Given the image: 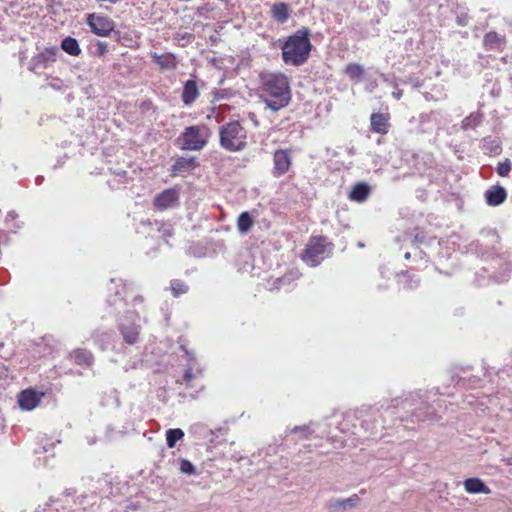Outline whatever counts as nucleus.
<instances>
[{
    "instance_id": "obj_10",
    "label": "nucleus",
    "mask_w": 512,
    "mask_h": 512,
    "mask_svg": "<svg viewBox=\"0 0 512 512\" xmlns=\"http://www.w3.org/2000/svg\"><path fill=\"white\" fill-rule=\"evenodd\" d=\"M180 204V190L177 187L167 188L158 193L153 200L156 209L163 211L175 208Z\"/></svg>"
},
{
    "instance_id": "obj_37",
    "label": "nucleus",
    "mask_w": 512,
    "mask_h": 512,
    "mask_svg": "<svg viewBox=\"0 0 512 512\" xmlns=\"http://www.w3.org/2000/svg\"><path fill=\"white\" fill-rule=\"evenodd\" d=\"M313 422L309 424H304L300 426H295L290 430L291 434H299V439H307L309 435H311L314 430L312 429Z\"/></svg>"
},
{
    "instance_id": "obj_56",
    "label": "nucleus",
    "mask_w": 512,
    "mask_h": 512,
    "mask_svg": "<svg viewBox=\"0 0 512 512\" xmlns=\"http://www.w3.org/2000/svg\"><path fill=\"white\" fill-rule=\"evenodd\" d=\"M44 180V177L43 176H37L36 179H35V182L37 185H40Z\"/></svg>"
},
{
    "instance_id": "obj_32",
    "label": "nucleus",
    "mask_w": 512,
    "mask_h": 512,
    "mask_svg": "<svg viewBox=\"0 0 512 512\" xmlns=\"http://www.w3.org/2000/svg\"><path fill=\"white\" fill-rule=\"evenodd\" d=\"M398 282L404 290H413L419 286L420 279L416 275H410L407 271L398 274Z\"/></svg>"
},
{
    "instance_id": "obj_42",
    "label": "nucleus",
    "mask_w": 512,
    "mask_h": 512,
    "mask_svg": "<svg viewBox=\"0 0 512 512\" xmlns=\"http://www.w3.org/2000/svg\"><path fill=\"white\" fill-rule=\"evenodd\" d=\"M56 501H54L52 498H50L49 502H46L44 504V506H39L38 508H36L34 510V512H65V508L62 507L61 510L56 507L55 509H52L51 506H52V503H55Z\"/></svg>"
},
{
    "instance_id": "obj_8",
    "label": "nucleus",
    "mask_w": 512,
    "mask_h": 512,
    "mask_svg": "<svg viewBox=\"0 0 512 512\" xmlns=\"http://www.w3.org/2000/svg\"><path fill=\"white\" fill-rule=\"evenodd\" d=\"M86 23L91 32L100 37H109L115 30V22L108 16L90 13L87 15Z\"/></svg>"
},
{
    "instance_id": "obj_39",
    "label": "nucleus",
    "mask_w": 512,
    "mask_h": 512,
    "mask_svg": "<svg viewBox=\"0 0 512 512\" xmlns=\"http://www.w3.org/2000/svg\"><path fill=\"white\" fill-rule=\"evenodd\" d=\"M511 169H512V163L507 158L504 161L498 163L496 171H497L499 176L507 177L509 175V173L511 172Z\"/></svg>"
},
{
    "instance_id": "obj_4",
    "label": "nucleus",
    "mask_w": 512,
    "mask_h": 512,
    "mask_svg": "<svg viewBox=\"0 0 512 512\" xmlns=\"http://www.w3.org/2000/svg\"><path fill=\"white\" fill-rule=\"evenodd\" d=\"M262 94L260 95L266 107L279 111L291 101L289 79L282 73H265L260 75Z\"/></svg>"
},
{
    "instance_id": "obj_60",
    "label": "nucleus",
    "mask_w": 512,
    "mask_h": 512,
    "mask_svg": "<svg viewBox=\"0 0 512 512\" xmlns=\"http://www.w3.org/2000/svg\"><path fill=\"white\" fill-rule=\"evenodd\" d=\"M404 258H405L406 260H410V258H411V253H410V252H406V253L404 254Z\"/></svg>"
},
{
    "instance_id": "obj_14",
    "label": "nucleus",
    "mask_w": 512,
    "mask_h": 512,
    "mask_svg": "<svg viewBox=\"0 0 512 512\" xmlns=\"http://www.w3.org/2000/svg\"><path fill=\"white\" fill-rule=\"evenodd\" d=\"M199 166L197 158L195 156L184 157L180 156L176 158L175 162L170 168V176L184 177L187 173L193 171L195 168Z\"/></svg>"
},
{
    "instance_id": "obj_35",
    "label": "nucleus",
    "mask_w": 512,
    "mask_h": 512,
    "mask_svg": "<svg viewBox=\"0 0 512 512\" xmlns=\"http://www.w3.org/2000/svg\"><path fill=\"white\" fill-rule=\"evenodd\" d=\"M253 223L254 220L250 212L243 211L238 216L237 229L241 234H246L251 230Z\"/></svg>"
},
{
    "instance_id": "obj_9",
    "label": "nucleus",
    "mask_w": 512,
    "mask_h": 512,
    "mask_svg": "<svg viewBox=\"0 0 512 512\" xmlns=\"http://www.w3.org/2000/svg\"><path fill=\"white\" fill-rule=\"evenodd\" d=\"M58 52L57 47L44 48L31 58L28 69L34 73H41L42 70L56 61Z\"/></svg>"
},
{
    "instance_id": "obj_1",
    "label": "nucleus",
    "mask_w": 512,
    "mask_h": 512,
    "mask_svg": "<svg viewBox=\"0 0 512 512\" xmlns=\"http://www.w3.org/2000/svg\"><path fill=\"white\" fill-rule=\"evenodd\" d=\"M109 291H113L106 299V304L114 309L116 314L124 312L117 320V328L128 345H134L139 339L141 326L137 323L139 315L135 310L128 309V296L134 294L136 285L122 279L110 280Z\"/></svg>"
},
{
    "instance_id": "obj_41",
    "label": "nucleus",
    "mask_w": 512,
    "mask_h": 512,
    "mask_svg": "<svg viewBox=\"0 0 512 512\" xmlns=\"http://www.w3.org/2000/svg\"><path fill=\"white\" fill-rule=\"evenodd\" d=\"M187 254L197 258H202L205 256L204 248L196 243L189 246L187 249Z\"/></svg>"
},
{
    "instance_id": "obj_16",
    "label": "nucleus",
    "mask_w": 512,
    "mask_h": 512,
    "mask_svg": "<svg viewBox=\"0 0 512 512\" xmlns=\"http://www.w3.org/2000/svg\"><path fill=\"white\" fill-rule=\"evenodd\" d=\"M112 37L118 44L128 48L136 47L140 39L139 33L130 28H125L124 30L115 29Z\"/></svg>"
},
{
    "instance_id": "obj_64",
    "label": "nucleus",
    "mask_w": 512,
    "mask_h": 512,
    "mask_svg": "<svg viewBox=\"0 0 512 512\" xmlns=\"http://www.w3.org/2000/svg\"><path fill=\"white\" fill-rule=\"evenodd\" d=\"M108 185L112 188V189H116L117 187H115L114 185H112L111 181H108Z\"/></svg>"
},
{
    "instance_id": "obj_31",
    "label": "nucleus",
    "mask_w": 512,
    "mask_h": 512,
    "mask_svg": "<svg viewBox=\"0 0 512 512\" xmlns=\"http://www.w3.org/2000/svg\"><path fill=\"white\" fill-rule=\"evenodd\" d=\"M60 48L70 56L77 57L81 54V48L76 38L67 36L62 39Z\"/></svg>"
},
{
    "instance_id": "obj_38",
    "label": "nucleus",
    "mask_w": 512,
    "mask_h": 512,
    "mask_svg": "<svg viewBox=\"0 0 512 512\" xmlns=\"http://www.w3.org/2000/svg\"><path fill=\"white\" fill-rule=\"evenodd\" d=\"M172 294L178 297L188 291V286L181 280L175 279L171 281Z\"/></svg>"
},
{
    "instance_id": "obj_7",
    "label": "nucleus",
    "mask_w": 512,
    "mask_h": 512,
    "mask_svg": "<svg viewBox=\"0 0 512 512\" xmlns=\"http://www.w3.org/2000/svg\"><path fill=\"white\" fill-rule=\"evenodd\" d=\"M326 244V237L312 236L301 255V259L311 267L318 266L323 260Z\"/></svg>"
},
{
    "instance_id": "obj_40",
    "label": "nucleus",
    "mask_w": 512,
    "mask_h": 512,
    "mask_svg": "<svg viewBox=\"0 0 512 512\" xmlns=\"http://www.w3.org/2000/svg\"><path fill=\"white\" fill-rule=\"evenodd\" d=\"M180 471L183 474L195 475L196 474V467H195V465L191 461H189L187 459H181L180 460Z\"/></svg>"
},
{
    "instance_id": "obj_17",
    "label": "nucleus",
    "mask_w": 512,
    "mask_h": 512,
    "mask_svg": "<svg viewBox=\"0 0 512 512\" xmlns=\"http://www.w3.org/2000/svg\"><path fill=\"white\" fill-rule=\"evenodd\" d=\"M452 381L455 386L464 389H474L479 387L481 384V378L476 375H470L469 368L461 369V374L453 375Z\"/></svg>"
},
{
    "instance_id": "obj_54",
    "label": "nucleus",
    "mask_w": 512,
    "mask_h": 512,
    "mask_svg": "<svg viewBox=\"0 0 512 512\" xmlns=\"http://www.w3.org/2000/svg\"><path fill=\"white\" fill-rule=\"evenodd\" d=\"M402 90H397L395 92H393V96L396 98V99H400L402 97Z\"/></svg>"
},
{
    "instance_id": "obj_5",
    "label": "nucleus",
    "mask_w": 512,
    "mask_h": 512,
    "mask_svg": "<svg viewBox=\"0 0 512 512\" xmlns=\"http://www.w3.org/2000/svg\"><path fill=\"white\" fill-rule=\"evenodd\" d=\"M389 405L390 402L387 403V405L382 403L380 406L363 405L355 411L356 420L359 422L361 428L369 433L370 437L374 439L381 438L383 436L382 431L390 428L386 418L383 416V413H381V410H383L385 414H389L390 416L396 415V409L390 408L386 411Z\"/></svg>"
},
{
    "instance_id": "obj_33",
    "label": "nucleus",
    "mask_w": 512,
    "mask_h": 512,
    "mask_svg": "<svg viewBox=\"0 0 512 512\" xmlns=\"http://www.w3.org/2000/svg\"><path fill=\"white\" fill-rule=\"evenodd\" d=\"M344 74L354 82H360L365 74V70L362 65L358 63H349L344 69Z\"/></svg>"
},
{
    "instance_id": "obj_63",
    "label": "nucleus",
    "mask_w": 512,
    "mask_h": 512,
    "mask_svg": "<svg viewBox=\"0 0 512 512\" xmlns=\"http://www.w3.org/2000/svg\"><path fill=\"white\" fill-rule=\"evenodd\" d=\"M426 256L425 252L419 251V257L422 259Z\"/></svg>"
},
{
    "instance_id": "obj_55",
    "label": "nucleus",
    "mask_w": 512,
    "mask_h": 512,
    "mask_svg": "<svg viewBox=\"0 0 512 512\" xmlns=\"http://www.w3.org/2000/svg\"><path fill=\"white\" fill-rule=\"evenodd\" d=\"M64 494H65L66 496H72V495H74V494H75V490H74V489H66V490L64 491Z\"/></svg>"
},
{
    "instance_id": "obj_20",
    "label": "nucleus",
    "mask_w": 512,
    "mask_h": 512,
    "mask_svg": "<svg viewBox=\"0 0 512 512\" xmlns=\"http://www.w3.org/2000/svg\"><path fill=\"white\" fill-rule=\"evenodd\" d=\"M152 61L157 64L161 70H174L177 68L178 61L176 56L167 52L164 54H158L157 52H152L150 54Z\"/></svg>"
},
{
    "instance_id": "obj_28",
    "label": "nucleus",
    "mask_w": 512,
    "mask_h": 512,
    "mask_svg": "<svg viewBox=\"0 0 512 512\" xmlns=\"http://www.w3.org/2000/svg\"><path fill=\"white\" fill-rule=\"evenodd\" d=\"M493 263L501 266L500 272L489 273V277L497 283H503L508 280L510 273L512 272V264L509 262H503L501 257L493 258Z\"/></svg>"
},
{
    "instance_id": "obj_27",
    "label": "nucleus",
    "mask_w": 512,
    "mask_h": 512,
    "mask_svg": "<svg viewBox=\"0 0 512 512\" xmlns=\"http://www.w3.org/2000/svg\"><path fill=\"white\" fill-rule=\"evenodd\" d=\"M71 358L74 360L76 365L90 368L94 364V356L91 351L84 348L74 349L71 354Z\"/></svg>"
},
{
    "instance_id": "obj_57",
    "label": "nucleus",
    "mask_w": 512,
    "mask_h": 512,
    "mask_svg": "<svg viewBox=\"0 0 512 512\" xmlns=\"http://www.w3.org/2000/svg\"><path fill=\"white\" fill-rule=\"evenodd\" d=\"M412 84L414 87H421L422 86V82L419 81L418 79H416L415 81H412Z\"/></svg>"
},
{
    "instance_id": "obj_23",
    "label": "nucleus",
    "mask_w": 512,
    "mask_h": 512,
    "mask_svg": "<svg viewBox=\"0 0 512 512\" xmlns=\"http://www.w3.org/2000/svg\"><path fill=\"white\" fill-rule=\"evenodd\" d=\"M371 131L378 134H387L390 128L389 116L382 113H372L370 116Z\"/></svg>"
},
{
    "instance_id": "obj_61",
    "label": "nucleus",
    "mask_w": 512,
    "mask_h": 512,
    "mask_svg": "<svg viewBox=\"0 0 512 512\" xmlns=\"http://www.w3.org/2000/svg\"><path fill=\"white\" fill-rule=\"evenodd\" d=\"M86 498V495H81L80 497H78V500H79V503L82 504L83 503V500Z\"/></svg>"
},
{
    "instance_id": "obj_21",
    "label": "nucleus",
    "mask_w": 512,
    "mask_h": 512,
    "mask_svg": "<svg viewBox=\"0 0 512 512\" xmlns=\"http://www.w3.org/2000/svg\"><path fill=\"white\" fill-rule=\"evenodd\" d=\"M505 35L499 34L495 31L487 32L483 38V45L487 50L502 51L506 46Z\"/></svg>"
},
{
    "instance_id": "obj_30",
    "label": "nucleus",
    "mask_w": 512,
    "mask_h": 512,
    "mask_svg": "<svg viewBox=\"0 0 512 512\" xmlns=\"http://www.w3.org/2000/svg\"><path fill=\"white\" fill-rule=\"evenodd\" d=\"M370 192L371 188L366 182H359L352 187L349 198L352 201L361 203L368 198Z\"/></svg>"
},
{
    "instance_id": "obj_13",
    "label": "nucleus",
    "mask_w": 512,
    "mask_h": 512,
    "mask_svg": "<svg viewBox=\"0 0 512 512\" xmlns=\"http://www.w3.org/2000/svg\"><path fill=\"white\" fill-rule=\"evenodd\" d=\"M91 339L101 351H106L114 346L116 333L112 329L97 328L92 331Z\"/></svg>"
},
{
    "instance_id": "obj_51",
    "label": "nucleus",
    "mask_w": 512,
    "mask_h": 512,
    "mask_svg": "<svg viewBox=\"0 0 512 512\" xmlns=\"http://www.w3.org/2000/svg\"><path fill=\"white\" fill-rule=\"evenodd\" d=\"M17 214L15 211H9L6 216V221L14 220L16 219Z\"/></svg>"
},
{
    "instance_id": "obj_43",
    "label": "nucleus",
    "mask_w": 512,
    "mask_h": 512,
    "mask_svg": "<svg viewBox=\"0 0 512 512\" xmlns=\"http://www.w3.org/2000/svg\"><path fill=\"white\" fill-rule=\"evenodd\" d=\"M111 173L117 178L118 184H125L128 182V172L125 170H112Z\"/></svg>"
},
{
    "instance_id": "obj_15",
    "label": "nucleus",
    "mask_w": 512,
    "mask_h": 512,
    "mask_svg": "<svg viewBox=\"0 0 512 512\" xmlns=\"http://www.w3.org/2000/svg\"><path fill=\"white\" fill-rule=\"evenodd\" d=\"M42 396L43 393H39L33 388H27L20 391L17 397V402L22 410L31 411L38 406Z\"/></svg>"
},
{
    "instance_id": "obj_26",
    "label": "nucleus",
    "mask_w": 512,
    "mask_h": 512,
    "mask_svg": "<svg viewBox=\"0 0 512 512\" xmlns=\"http://www.w3.org/2000/svg\"><path fill=\"white\" fill-rule=\"evenodd\" d=\"M466 492L469 494H490L491 489L478 477H470L463 482Z\"/></svg>"
},
{
    "instance_id": "obj_52",
    "label": "nucleus",
    "mask_w": 512,
    "mask_h": 512,
    "mask_svg": "<svg viewBox=\"0 0 512 512\" xmlns=\"http://www.w3.org/2000/svg\"><path fill=\"white\" fill-rule=\"evenodd\" d=\"M284 281H285L284 278H277L276 281L274 282V288L279 289L280 288V284L282 282H284Z\"/></svg>"
},
{
    "instance_id": "obj_36",
    "label": "nucleus",
    "mask_w": 512,
    "mask_h": 512,
    "mask_svg": "<svg viewBox=\"0 0 512 512\" xmlns=\"http://www.w3.org/2000/svg\"><path fill=\"white\" fill-rule=\"evenodd\" d=\"M184 432L180 428H171L166 431V444L169 448L175 447L176 443L184 437Z\"/></svg>"
},
{
    "instance_id": "obj_48",
    "label": "nucleus",
    "mask_w": 512,
    "mask_h": 512,
    "mask_svg": "<svg viewBox=\"0 0 512 512\" xmlns=\"http://www.w3.org/2000/svg\"><path fill=\"white\" fill-rule=\"evenodd\" d=\"M425 234L423 232L417 231L414 236L412 242L415 244L423 243L425 241Z\"/></svg>"
},
{
    "instance_id": "obj_6",
    "label": "nucleus",
    "mask_w": 512,
    "mask_h": 512,
    "mask_svg": "<svg viewBox=\"0 0 512 512\" xmlns=\"http://www.w3.org/2000/svg\"><path fill=\"white\" fill-rule=\"evenodd\" d=\"M220 146L230 152L243 150L246 145V131L239 121H230L219 128Z\"/></svg>"
},
{
    "instance_id": "obj_50",
    "label": "nucleus",
    "mask_w": 512,
    "mask_h": 512,
    "mask_svg": "<svg viewBox=\"0 0 512 512\" xmlns=\"http://www.w3.org/2000/svg\"><path fill=\"white\" fill-rule=\"evenodd\" d=\"M143 297L141 295H133V298H132V302H133V305H136L137 303H142L143 302Z\"/></svg>"
},
{
    "instance_id": "obj_19",
    "label": "nucleus",
    "mask_w": 512,
    "mask_h": 512,
    "mask_svg": "<svg viewBox=\"0 0 512 512\" xmlns=\"http://www.w3.org/2000/svg\"><path fill=\"white\" fill-rule=\"evenodd\" d=\"M485 201L489 206H499L507 198V191L503 186L495 185L486 190Z\"/></svg>"
},
{
    "instance_id": "obj_44",
    "label": "nucleus",
    "mask_w": 512,
    "mask_h": 512,
    "mask_svg": "<svg viewBox=\"0 0 512 512\" xmlns=\"http://www.w3.org/2000/svg\"><path fill=\"white\" fill-rule=\"evenodd\" d=\"M95 46H96L95 55H97L99 57H103L108 53V44L106 42L97 41Z\"/></svg>"
},
{
    "instance_id": "obj_34",
    "label": "nucleus",
    "mask_w": 512,
    "mask_h": 512,
    "mask_svg": "<svg viewBox=\"0 0 512 512\" xmlns=\"http://www.w3.org/2000/svg\"><path fill=\"white\" fill-rule=\"evenodd\" d=\"M483 119L484 115L480 110L472 112L462 120L461 128L463 130L475 129L482 123Z\"/></svg>"
},
{
    "instance_id": "obj_22",
    "label": "nucleus",
    "mask_w": 512,
    "mask_h": 512,
    "mask_svg": "<svg viewBox=\"0 0 512 512\" xmlns=\"http://www.w3.org/2000/svg\"><path fill=\"white\" fill-rule=\"evenodd\" d=\"M199 96V89L195 79H188L184 82L181 100L184 105L193 104Z\"/></svg>"
},
{
    "instance_id": "obj_25",
    "label": "nucleus",
    "mask_w": 512,
    "mask_h": 512,
    "mask_svg": "<svg viewBox=\"0 0 512 512\" xmlns=\"http://www.w3.org/2000/svg\"><path fill=\"white\" fill-rule=\"evenodd\" d=\"M271 17L279 24H284L291 16L289 4L285 2H275L271 6Z\"/></svg>"
},
{
    "instance_id": "obj_59",
    "label": "nucleus",
    "mask_w": 512,
    "mask_h": 512,
    "mask_svg": "<svg viewBox=\"0 0 512 512\" xmlns=\"http://www.w3.org/2000/svg\"><path fill=\"white\" fill-rule=\"evenodd\" d=\"M381 77H382V79H383L385 82H390V79H389V76H388V75L381 74Z\"/></svg>"
},
{
    "instance_id": "obj_45",
    "label": "nucleus",
    "mask_w": 512,
    "mask_h": 512,
    "mask_svg": "<svg viewBox=\"0 0 512 512\" xmlns=\"http://www.w3.org/2000/svg\"><path fill=\"white\" fill-rule=\"evenodd\" d=\"M456 23L460 27H465L469 23V16L466 12H461L456 16Z\"/></svg>"
},
{
    "instance_id": "obj_46",
    "label": "nucleus",
    "mask_w": 512,
    "mask_h": 512,
    "mask_svg": "<svg viewBox=\"0 0 512 512\" xmlns=\"http://www.w3.org/2000/svg\"><path fill=\"white\" fill-rule=\"evenodd\" d=\"M183 378L185 380V382L189 383L193 378H194V373H193V367L192 365H188L184 371V375H183Z\"/></svg>"
},
{
    "instance_id": "obj_24",
    "label": "nucleus",
    "mask_w": 512,
    "mask_h": 512,
    "mask_svg": "<svg viewBox=\"0 0 512 512\" xmlns=\"http://www.w3.org/2000/svg\"><path fill=\"white\" fill-rule=\"evenodd\" d=\"M195 430H199L205 439L213 445H217L220 442L217 440L220 436H225L228 433V428L218 427L216 429H209L203 424H197L193 427Z\"/></svg>"
},
{
    "instance_id": "obj_53",
    "label": "nucleus",
    "mask_w": 512,
    "mask_h": 512,
    "mask_svg": "<svg viewBox=\"0 0 512 512\" xmlns=\"http://www.w3.org/2000/svg\"><path fill=\"white\" fill-rule=\"evenodd\" d=\"M163 236L164 237L172 236V229L171 228H165L164 231H163Z\"/></svg>"
},
{
    "instance_id": "obj_47",
    "label": "nucleus",
    "mask_w": 512,
    "mask_h": 512,
    "mask_svg": "<svg viewBox=\"0 0 512 512\" xmlns=\"http://www.w3.org/2000/svg\"><path fill=\"white\" fill-rule=\"evenodd\" d=\"M180 349L184 352V354L186 355L187 357V360L191 363L192 361L195 360V356H194V353L190 350L187 349V347L183 344L180 345Z\"/></svg>"
},
{
    "instance_id": "obj_29",
    "label": "nucleus",
    "mask_w": 512,
    "mask_h": 512,
    "mask_svg": "<svg viewBox=\"0 0 512 512\" xmlns=\"http://www.w3.org/2000/svg\"><path fill=\"white\" fill-rule=\"evenodd\" d=\"M481 149L484 154L497 156L502 152L501 141L498 137L486 136L482 139Z\"/></svg>"
},
{
    "instance_id": "obj_2",
    "label": "nucleus",
    "mask_w": 512,
    "mask_h": 512,
    "mask_svg": "<svg viewBox=\"0 0 512 512\" xmlns=\"http://www.w3.org/2000/svg\"><path fill=\"white\" fill-rule=\"evenodd\" d=\"M390 408L404 412L403 415L394 419L400 422L431 421L436 417L435 409L421 391L405 392L401 396L392 399L386 411Z\"/></svg>"
},
{
    "instance_id": "obj_3",
    "label": "nucleus",
    "mask_w": 512,
    "mask_h": 512,
    "mask_svg": "<svg viewBox=\"0 0 512 512\" xmlns=\"http://www.w3.org/2000/svg\"><path fill=\"white\" fill-rule=\"evenodd\" d=\"M311 36V29L302 26L291 35L279 39L283 63L293 67H300L307 63L314 48Z\"/></svg>"
},
{
    "instance_id": "obj_62",
    "label": "nucleus",
    "mask_w": 512,
    "mask_h": 512,
    "mask_svg": "<svg viewBox=\"0 0 512 512\" xmlns=\"http://www.w3.org/2000/svg\"><path fill=\"white\" fill-rule=\"evenodd\" d=\"M126 508H127V509H136V508H137V506H136V505H134V504H131V505L126 506Z\"/></svg>"
},
{
    "instance_id": "obj_49",
    "label": "nucleus",
    "mask_w": 512,
    "mask_h": 512,
    "mask_svg": "<svg viewBox=\"0 0 512 512\" xmlns=\"http://www.w3.org/2000/svg\"><path fill=\"white\" fill-rule=\"evenodd\" d=\"M152 107V102L150 100L143 101L140 105V109L142 112L148 111Z\"/></svg>"
},
{
    "instance_id": "obj_58",
    "label": "nucleus",
    "mask_w": 512,
    "mask_h": 512,
    "mask_svg": "<svg viewBox=\"0 0 512 512\" xmlns=\"http://www.w3.org/2000/svg\"><path fill=\"white\" fill-rule=\"evenodd\" d=\"M50 86L56 90H60L61 89V85H57V83H51Z\"/></svg>"
},
{
    "instance_id": "obj_11",
    "label": "nucleus",
    "mask_w": 512,
    "mask_h": 512,
    "mask_svg": "<svg viewBox=\"0 0 512 512\" xmlns=\"http://www.w3.org/2000/svg\"><path fill=\"white\" fill-rule=\"evenodd\" d=\"M181 138L183 140L181 149L183 150L198 151L207 143L206 139L201 136L198 126L186 127L181 134Z\"/></svg>"
},
{
    "instance_id": "obj_18",
    "label": "nucleus",
    "mask_w": 512,
    "mask_h": 512,
    "mask_svg": "<svg viewBox=\"0 0 512 512\" xmlns=\"http://www.w3.org/2000/svg\"><path fill=\"white\" fill-rule=\"evenodd\" d=\"M359 502V496L357 494H353L346 499L332 498L326 503V507L330 511H346L356 507Z\"/></svg>"
},
{
    "instance_id": "obj_12",
    "label": "nucleus",
    "mask_w": 512,
    "mask_h": 512,
    "mask_svg": "<svg viewBox=\"0 0 512 512\" xmlns=\"http://www.w3.org/2000/svg\"><path fill=\"white\" fill-rule=\"evenodd\" d=\"M292 164L291 151L289 149H278L273 153L272 175L280 178L285 175Z\"/></svg>"
}]
</instances>
